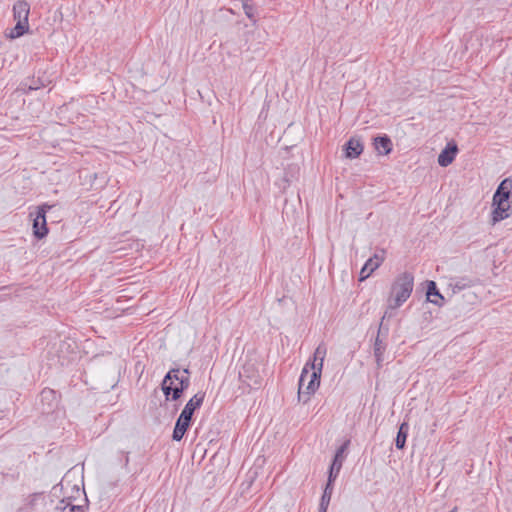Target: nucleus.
I'll list each match as a JSON object with an SVG mask.
<instances>
[{
	"instance_id": "obj_24",
	"label": "nucleus",
	"mask_w": 512,
	"mask_h": 512,
	"mask_svg": "<svg viewBox=\"0 0 512 512\" xmlns=\"http://www.w3.org/2000/svg\"><path fill=\"white\" fill-rule=\"evenodd\" d=\"M373 272H371V269H367L366 266H363L361 271H360V275H359V280L360 281H364L365 279H367Z\"/></svg>"
},
{
	"instance_id": "obj_8",
	"label": "nucleus",
	"mask_w": 512,
	"mask_h": 512,
	"mask_svg": "<svg viewBox=\"0 0 512 512\" xmlns=\"http://www.w3.org/2000/svg\"><path fill=\"white\" fill-rule=\"evenodd\" d=\"M326 354H327L326 346L323 343L319 344L318 347L314 351L312 360L308 362V363H310L309 369L314 372H318L319 374H322V369H323V364H324Z\"/></svg>"
},
{
	"instance_id": "obj_14",
	"label": "nucleus",
	"mask_w": 512,
	"mask_h": 512,
	"mask_svg": "<svg viewBox=\"0 0 512 512\" xmlns=\"http://www.w3.org/2000/svg\"><path fill=\"white\" fill-rule=\"evenodd\" d=\"M363 152V144L360 139L351 138L345 146V156L350 159H355Z\"/></svg>"
},
{
	"instance_id": "obj_12",
	"label": "nucleus",
	"mask_w": 512,
	"mask_h": 512,
	"mask_svg": "<svg viewBox=\"0 0 512 512\" xmlns=\"http://www.w3.org/2000/svg\"><path fill=\"white\" fill-rule=\"evenodd\" d=\"M205 393L198 392L196 393L185 405L181 414L192 418L194 411L199 408L204 401Z\"/></svg>"
},
{
	"instance_id": "obj_2",
	"label": "nucleus",
	"mask_w": 512,
	"mask_h": 512,
	"mask_svg": "<svg viewBox=\"0 0 512 512\" xmlns=\"http://www.w3.org/2000/svg\"><path fill=\"white\" fill-rule=\"evenodd\" d=\"M190 386L189 370L172 368L168 371L162 381V391L166 400H178L182 393Z\"/></svg>"
},
{
	"instance_id": "obj_7",
	"label": "nucleus",
	"mask_w": 512,
	"mask_h": 512,
	"mask_svg": "<svg viewBox=\"0 0 512 512\" xmlns=\"http://www.w3.org/2000/svg\"><path fill=\"white\" fill-rule=\"evenodd\" d=\"M492 223L495 224L500 222L511 215L510 202L492 201Z\"/></svg>"
},
{
	"instance_id": "obj_9",
	"label": "nucleus",
	"mask_w": 512,
	"mask_h": 512,
	"mask_svg": "<svg viewBox=\"0 0 512 512\" xmlns=\"http://www.w3.org/2000/svg\"><path fill=\"white\" fill-rule=\"evenodd\" d=\"M347 444L348 443H345L343 444L340 448L337 449L336 451V454L334 456V459H333V462L330 466V469H329V476H328V481L329 482H332L334 483L335 479L337 478L340 470H341V467H342V464H343V460H344V456H343V453L347 447Z\"/></svg>"
},
{
	"instance_id": "obj_1",
	"label": "nucleus",
	"mask_w": 512,
	"mask_h": 512,
	"mask_svg": "<svg viewBox=\"0 0 512 512\" xmlns=\"http://www.w3.org/2000/svg\"><path fill=\"white\" fill-rule=\"evenodd\" d=\"M413 287L414 276L412 273L403 272L395 278L391 286V297L388 300V308L382 317L380 328L383 326L384 320L391 318L394 315L393 311L409 299Z\"/></svg>"
},
{
	"instance_id": "obj_26",
	"label": "nucleus",
	"mask_w": 512,
	"mask_h": 512,
	"mask_svg": "<svg viewBox=\"0 0 512 512\" xmlns=\"http://www.w3.org/2000/svg\"><path fill=\"white\" fill-rule=\"evenodd\" d=\"M38 88H39V87H38V86H36V85H30V86H29V89H30V90H36V89H38Z\"/></svg>"
},
{
	"instance_id": "obj_18",
	"label": "nucleus",
	"mask_w": 512,
	"mask_h": 512,
	"mask_svg": "<svg viewBox=\"0 0 512 512\" xmlns=\"http://www.w3.org/2000/svg\"><path fill=\"white\" fill-rule=\"evenodd\" d=\"M40 396H41V401L43 403L46 402L49 409H53L54 407L57 406L58 399H57V394L54 390L49 389V388L43 389Z\"/></svg>"
},
{
	"instance_id": "obj_10",
	"label": "nucleus",
	"mask_w": 512,
	"mask_h": 512,
	"mask_svg": "<svg viewBox=\"0 0 512 512\" xmlns=\"http://www.w3.org/2000/svg\"><path fill=\"white\" fill-rule=\"evenodd\" d=\"M457 153V145L454 142L448 143L438 156V164L441 167L449 166L454 161Z\"/></svg>"
},
{
	"instance_id": "obj_13",
	"label": "nucleus",
	"mask_w": 512,
	"mask_h": 512,
	"mask_svg": "<svg viewBox=\"0 0 512 512\" xmlns=\"http://www.w3.org/2000/svg\"><path fill=\"white\" fill-rule=\"evenodd\" d=\"M427 299L434 305L438 307H442L444 304V297L437 289L436 283L434 281H428L427 283Z\"/></svg>"
},
{
	"instance_id": "obj_22",
	"label": "nucleus",
	"mask_w": 512,
	"mask_h": 512,
	"mask_svg": "<svg viewBox=\"0 0 512 512\" xmlns=\"http://www.w3.org/2000/svg\"><path fill=\"white\" fill-rule=\"evenodd\" d=\"M511 189H512V179L506 178L499 184L498 188L496 189V192L511 193Z\"/></svg>"
},
{
	"instance_id": "obj_25",
	"label": "nucleus",
	"mask_w": 512,
	"mask_h": 512,
	"mask_svg": "<svg viewBox=\"0 0 512 512\" xmlns=\"http://www.w3.org/2000/svg\"><path fill=\"white\" fill-rule=\"evenodd\" d=\"M71 512H82V509L80 506L72 505Z\"/></svg>"
},
{
	"instance_id": "obj_17",
	"label": "nucleus",
	"mask_w": 512,
	"mask_h": 512,
	"mask_svg": "<svg viewBox=\"0 0 512 512\" xmlns=\"http://www.w3.org/2000/svg\"><path fill=\"white\" fill-rule=\"evenodd\" d=\"M385 260V250H380L378 253H375L372 257H370L364 266L367 269H371V272H374Z\"/></svg>"
},
{
	"instance_id": "obj_4",
	"label": "nucleus",
	"mask_w": 512,
	"mask_h": 512,
	"mask_svg": "<svg viewBox=\"0 0 512 512\" xmlns=\"http://www.w3.org/2000/svg\"><path fill=\"white\" fill-rule=\"evenodd\" d=\"M30 12L29 4L24 1H17L13 6V17L16 21L14 28L10 30L7 37L16 39L23 36L29 30L28 16Z\"/></svg>"
},
{
	"instance_id": "obj_19",
	"label": "nucleus",
	"mask_w": 512,
	"mask_h": 512,
	"mask_svg": "<svg viewBox=\"0 0 512 512\" xmlns=\"http://www.w3.org/2000/svg\"><path fill=\"white\" fill-rule=\"evenodd\" d=\"M409 426L406 422H403L398 430L395 445L398 449H403L406 443L407 435H408Z\"/></svg>"
},
{
	"instance_id": "obj_21",
	"label": "nucleus",
	"mask_w": 512,
	"mask_h": 512,
	"mask_svg": "<svg viewBox=\"0 0 512 512\" xmlns=\"http://www.w3.org/2000/svg\"><path fill=\"white\" fill-rule=\"evenodd\" d=\"M450 286L453 288V292H458L472 286V280L469 278H452Z\"/></svg>"
},
{
	"instance_id": "obj_5",
	"label": "nucleus",
	"mask_w": 512,
	"mask_h": 512,
	"mask_svg": "<svg viewBox=\"0 0 512 512\" xmlns=\"http://www.w3.org/2000/svg\"><path fill=\"white\" fill-rule=\"evenodd\" d=\"M239 378L242 384L250 389H258L261 386L262 377L253 363H245L239 372Z\"/></svg>"
},
{
	"instance_id": "obj_23",
	"label": "nucleus",
	"mask_w": 512,
	"mask_h": 512,
	"mask_svg": "<svg viewBox=\"0 0 512 512\" xmlns=\"http://www.w3.org/2000/svg\"><path fill=\"white\" fill-rule=\"evenodd\" d=\"M510 194L508 192H495L492 201L509 202Z\"/></svg>"
},
{
	"instance_id": "obj_3",
	"label": "nucleus",
	"mask_w": 512,
	"mask_h": 512,
	"mask_svg": "<svg viewBox=\"0 0 512 512\" xmlns=\"http://www.w3.org/2000/svg\"><path fill=\"white\" fill-rule=\"evenodd\" d=\"M309 365L305 364L299 378L298 399L303 403H307L320 386L321 374L310 370Z\"/></svg>"
},
{
	"instance_id": "obj_6",
	"label": "nucleus",
	"mask_w": 512,
	"mask_h": 512,
	"mask_svg": "<svg viewBox=\"0 0 512 512\" xmlns=\"http://www.w3.org/2000/svg\"><path fill=\"white\" fill-rule=\"evenodd\" d=\"M50 206H42L38 208L35 218L33 219V233L38 239H42L48 233L46 223V212Z\"/></svg>"
},
{
	"instance_id": "obj_11",
	"label": "nucleus",
	"mask_w": 512,
	"mask_h": 512,
	"mask_svg": "<svg viewBox=\"0 0 512 512\" xmlns=\"http://www.w3.org/2000/svg\"><path fill=\"white\" fill-rule=\"evenodd\" d=\"M191 419L192 418L188 416L180 414L176 421L172 435L174 441H180L183 438L184 434L186 433L187 429L190 426Z\"/></svg>"
},
{
	"instance_id": "obj_16",
	"label": "nucleus",
	"mask_w": 512,
	"mask_h": 512,
	"mask_svg": "<svg viewBox=\"0 0 512 512\" xmlns=\"http://www.w3.org/2000/svg\"><path fill=\"white\" fill-rule=\"evenodd\" d=\"M332 492H333V483L327 481V484L324 488V491H323V494H322V497L320 500L318 512H327V509H328V506H329V503L331 500Z\"/></svg>"
},
{
	"instance_id": "obj_20",
	"label": "nucleus",
	"mask_w": 512,
	"mask_h": 512,
	"mask_svg": "<svg viewBox=\"0 0 512 512\" xmlns=\"http://www.w3.org/2000/svg\"><path fill=\"white\" fill-rule=\"evenodd\" d=\"M386 350V344L379 338V335L376 337L374 343V356L376 358V362L378 366H381L383 361V355Z\"/></svg>"
},
{
	"instance_id": "obj_15",
	"label": "nucleus",
	"mask_w": 512,
	"mask_h": 512,
	"mask_svg": "<svg viewBox=\"0 0 512 512\" xmlns=\"http://www.w3.org/2000/svg\"><path fill=\"white\" fill-rule=\"evenodd\" d=\"M375 149L380 153L387 155L392 150V142L389 137L381 136L376 137L374 140Z\"/></svg>"
}]
</instances>
